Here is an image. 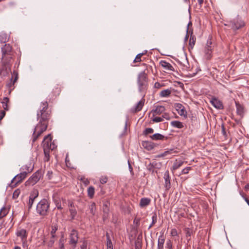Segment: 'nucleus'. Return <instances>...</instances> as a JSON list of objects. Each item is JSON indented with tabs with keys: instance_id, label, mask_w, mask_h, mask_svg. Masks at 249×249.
<instances>
[{
	"instance_id": "obj_35",
	"label": "nucleus",
	"mask_w": 249,
	"mask_h": 249,
	"mask_svg": "<svg viewBox=\"0 0 249 249\" xmlns=\"http://www.w3.org/2000/svg\"><path fill=\"white\" fill-rule=\"evenodd\" d=\"M58 230V226L56 223H53L51 226V231L50 232V235H54V236H56V232Z\"/></svg>"
},
{
	"instance_id": "obj_52",
	"label": "nucleus",
	"mask_w": 249,
	"mask_h": 249,
	"mask_svg": "<svg viewBox=\"0 0 249 249\" xmlns=\"http://www.w3.org/2000/svg\"><path fill=\"white\" fill-rule=\"evenodd\" d=\"M20 193V191L19 189H17V190H15L13 194V198L17 199Z\"/></svg>"
},
{
	"instance_id": "obj_41",
	"label": "nucleus",
	"mask_w": 249,
	"mask_h": 249,
	"mask_svg": "<svg viewBox=\"0 0 249 249\" xmlns=\"http://www.w3.org/2000/svg\"><path fill=\"white\" fill-rule=\"evenodd\" d=\"M89 209L90 210V213L94 215L95 213L96 212V204L95 203L92 202L90 203V205L89 206Z\"/></svg>"
},
{
	"instance_id": "obj_38",
	"label": "nucleus",
	"mask_w": 249,
	"mask_h": 249,
	"mask_svg": "<svg viewBox=\"0 0 249 249\" xmlns=\"http://www.w3.org/2000/svg\"><path fill=\"white\" fill-rule=\"evenodd\" d=\"M171 124L172 126L177 127L178 128H182L183 127L182 123L178 121H174L171 122Z\"/></svg>"
},
{
	"instance_id": "obj_20",
	"label": "nucleus",
	"mask_w": 249,
	"mask_h": 249,
	"mask_svg": "<svg viewBox=\"0 0 249 249\" xmlns=\"http://www.w3.org/2000/svg\"><path fill=\"white\" fill-rule=\"evenodd\" d=\"M144 100L142 99L140 101L137 105L133 108H131V111L132 113H136L141 111L144 105Z\"/></svg>"
},
{
	"instance_id": "obj_55",
	"label": "nucleus",
	"mask_w": 249,
	"mask_h": 249,
	"mask_svg": "<svg viewBox=\"0 0 249 249\" xmlns=\"http://www.w3.org/2000/svg\"><path fill=\"white\" fill-rule=\"evenodd\" d=\"M34 200L35 199L32 198H30L29 197V201H28V209H30L32 207V205L34 203Z\"/></svg>"
},
{
	"instance_id": "obj_34",
	"label": "nucleus",
	"mask_w": 249,
	"mask_h": 249,
	"mask_svg": "<svg viewBox=\"0 0 249 249\" xmlns=\"http://www.w3.org/2000/svg\"><path fill=\"white\" fill-rule=\"evenodd\" d=\"M53 199L57 208L60 210H62L63 208L61 206L59 197H58L57 196H54L53 197Z\"/></svg>"
},
{
	"instance_id": "obj_33",
	"label": "nucleus",
	"mask_w": 249,
	"mask_h": 249,
	"mask_svg": "<svg viewBox=\"0 0 249 249\" xmlns=\"http://www.w3.org/2000/svg\"><path fill=\"white\" fill-rule=\"evenodd\" d=\"M9 102V99L8 97H4L2 101H1V103L2 104V107L5 110H9V107L8 105V103Z\"/></svg>"
},
{
	"instance_id": "obj_30",
	"label": "nucleus",
	"mask_w": 249,
	"mask_h": 249,
	"mask_svg": "<svg viewBox=\"0 0 249 249\" xmlns=\"http://www.w3.org/2000/svg\"><path fill=\"white\" fill-rule=\"evenodd\" d=\"M185 236L188 241H189L191 240V236L193 233V230L189 228H186L184 229Z\"/></svg>"
},
{
	"instance_id": "obj_5",
	"label": "nucleus",
	"mask_w": 249,
	"mask_h": 249,
	"mask_svg": "<svg viewBox=\"0 0 249 249\" xmlns=\"http://www.w3.org/2000/svg\"><path fill=\"white\" fill-rule=\"evenodd\" d=\"M2 60L13 61V52L9 44H5L1 48Z\"/></svg>"
},
{
	"instance_id": "obj_10",
	"label": "nucleus",
	"mask_w": 249,
	"mask_h": 249,
	"mask_svg": "<svg viewBox=\"0 0 249 249\" xmlns=\"http://www.w3.org/2000/svg\"><path fill=\"white\" fill-rule=\"evenodd\" d=\"M78 232L76 230L73 229L70 235L69 244L75 248L78 240Z\"/></svg>"
},
{
	"instance_id": "obj_39",
	"label": "nucleus",
	"mask_w": 249,
	"mask_h": 249,
	"mask_svg": "<svg viewBox=\"0 0 249 249\" xmlns=\"http://www.w3.org/2000/svg\"><path fill=\"white\" fill-rule=\"evenodd\" d=\"M177 152L174 150V149H168L165 151H164L163 153L158 156V157H163L167 156L168 154H171L173 153H177Z\"/></svg>"
},
{
	"instance_id": "obj_26",
	"label": "nucleus",
	"mask_w": 249,
	"mask_h": 249,
	"mask_svg": "<svg viewBox=\"0 0 249 249\" xmlns=\"http://www.w3.org/2000/svg\"><path fill=\"white\" fill-rule=\"evenodd\" d=\"M165 240V238L163 234H161L159 237L158 241V249H163Z\"/></svg>"
},
{
	"instance_id": "obj_36",
	"label": "nucleus",
	"mask_w": 249,
	"mask_h": 249,
	"mask_svg": "<svg viewBox=\"0 0 249 249\" xmlns=\"http://www.w3.org/2000/svg\"><path fill=\"white\" fill-rule=\"evenodd\" d=\"M196 38L195 35H193V31H191L190 35V38L189 40V46L193 48L195 44Z\"/></svg>"
},
{
	"instance_id": "obj_29",
	"label": "nucleus",
	"mask_w": 249,
	"mask_h": 249,
	"mask_svg": "<svg viewBox=\"0 0 249 249\" xmlns=\"http://www.w3.org/2000/svg\"><path fill=\"white\" fill-rule=\"evenodd\" d=\"M109 203L108 202H105L103 206V210L104 213V216L107 217L109 211Z\"/></svg>"
},
{
	"instance_id": "obj_21",
	"label": "nucleus",
	"mask_w": 249,
	"mask_h": 249,
	"mask_svg": "<svg viewBox=\"0 0 249 249\" xmlns=\"http://www.w3.org/2000/svg\"><path fill=\"white\" fill-rule=\"evenodd\" d=\"M235 106L236 107L237 114L241 117H243L244 114V108L242 105L240 104L238 102L235 101Z\"/></svg>"
},
{
	"instance_id": "obj_47",
	"label": "nucleus",
	"mask_w": 249,
	"mask_h": 249,
	"mask_svg": "<svg viewBox=\"0 0 249 249\" xmlns=\"http://www.w3.org/2000/svg\"><path fill=\"white\" fill-rule=\"evenodd\" d=\"M147 53V51H146L145 52V53H140L139 54H138L135 59L133 61V62L134 63H137V62H141L142 61L141 60V57H142V56L143 55H144V54H145L146 53Z\"/></svg>"
},
{
	"instance_id": "obj_19",
	"label": "nucleus",
	"mask_w": 249,
	"mask_h": 249,
	"mask_svg": "<svg viewBox=\"0 0 249 249\" xmlns=\"http://www.w3.org/2000/svg\"><path fill=\"white\" fill-rule=\"evenodd\" d=\"M164 179L165 180L164 186L166 190H168L171 188V182L169 172L168 170H167L164 173Z\"/></svg>"
},
{
	"instance_id": "obj_56",
	"label": "nucleus",
	"mask_w": 249,
	"mask_h": 249,
	"mask_svg": "<svg viewBox=\"0 0 249 249\" xmlns=\"http://www.w3.org/2000/svg\"><path fill=\"white\" fill-rule=\"evenodd\" d=\"M147 169L148 171L150 172H152V173L154 171V166H152V163H150L147 166Z\"/></svg>"
},
{
	"instance_id": "obj_58",
	"label": "nucleus",
	"mask_w": 249,
	"mask_h": 249,
	"mask_svg": "<svg viewBox=\"0 0 249 249\" xmlns=\"http://www.w3.org/2000/svg\"><path fill=\"white\" fill-rule=\"evenodd\" d=\"M177 230L176 229H172L171 231V235L172 236H176L178 235Z\"/></svg>"
},
{
	"instance_id": "obj_1",
	"label": "nucleus",
	"mask_w": 249,
	"mask_h": 249,
	"mask_svg": "<svg viewBox=\"0 0 249 249\" xmlns=\"http://www.w3.org/2000/svg\"><path fill=\"white\" fill-rule=\"evenodd\" d=\"M41 106L42 108L37 112V119L40 123L48 124L49 121L51 117V111L48 108V102H42Z\"/></svg>"
},
{
	"instance_id": "obj_63",
	"label": "nucleus",
	"mask_w": 249,
	"mask_h": 249,
	"mask_svg": "<svg viewBox=\"0 0 249 249\" xmlns=\"http://www.w3.org/2000/svg\"><path fill=\"white\" fill-rule=\"evenodd\" d=\"M162 119H163V118H165V119H166V120H170V116H169V114H168V113H164L162 115Z\"/></svg>"
},
{
	"instance_id": "obj_25",
	"label": "nucleus",
	"mask_w": 249,
	"mask_h": 249,
	"mask_svg": "<svg viewBox=\"0 0 249 249\" xmlns=\"http://www.w3.org/2000/svg\"><path fill=\"white\" fill-rule=\"evenodd\" d=\"M18 79V73L16 71H14L12 73V76L11 78V82L7 85L9 88H11L12 86H13L17 81Z\"/></svg>"
},
{
	"instance_id": "obj_49",
	"label": "nucleus",
	"mask_w": 249,
	"mask_h": 249,
	"mask_svg": "<svg viewBox=\"0 0 249 249\" xmlns=\"http://www.w3.org/2000/svg\"><path fill=\"white\" fill-rule=\"evenodd\" d=\"M154 132V129L152 128H146L143 132V134L144 135H147L149 134L153 133Z\"/></svg>"
},
{
	"instance_id": "obj_16",
	"label": "nucleus",
	"mask_w": 249,
	"mask_h": 249,
	"mask_svg": "<svg viewBox=\"0 0 249 249\" xmlns=\"http://www.w3.org/2000/svg\"><path fill=\"white\" fill-rule=\"evenodd\" d=\"M16 235L17 236L20 237L22 242H25L27 240V231L25 229H18L16 232Z\"/></svg>"
},
{
	"instance_id": "obj_24",
	"label": "nucleus",
	"mask_w": 249,
	"mask_h": 249,
	"mask_svg": "<svg viewBox=\"0 0 249 249\" xmlns=\"http://www.w3.org/2000/svg\"><path fill=\"white\" fill-rule=\"evenodd\" d=\"M160 65L166 71H174L173 67L168 62L165 60H161L160 63Z\"/></svg>"
},
{
	"instance_id": "obj_53",
	"label": "nucleus",
	"mask_w": 249,
	"mask_h": 249,
	"mask_svg": "<svg viewBox=\"0 0 249 249\" xmlns=\"http://www.w3.org/2000/svg\"><path fill=\"white\" fill-rule=\"evenodd\" d=\"M108 178L106 176H102L100 178V182L102 184H105L107 182Z\"/></svg>"
},
{
	"instance_id": "obj_51",
	"label": "nucleus",
	"mask_w": 249,
	"mask_h": 249,
	"mask_svg": "<svg viewBox=\"0 0 249 249\" xmlns=\"http://www.w3.org/2000/svg\"><path fill=\"white\" fill-rule=\"evenodd\" d=\"M152 166H154L155 169H160L161 166V163L154 161L152 162Z\"/></svg>"
},
{
	"instance_id": "obj_48",
	"label": "nucleus",
	"mask_w": 249,
	"mask_h": 249,
	"mask_svg": "<svg viewBox=\"0 0 249 249\" xmlns=\"http://www.w3.org/2000/svg\"><path fill=\"white\" fill-rule=\"evenodd\" d=\"M210 102L216 108H218V100L216 98H212Z\"/></svg>"
},
{
	"instance_id": "obj_3",
	"label": "nucleus",
	"mask_w": 249,
	"mask_h": 249,
	"mask_svg": "<svg viewBox=\"0 0 249 249\" xmlns=\"http://www.w3.org/2000/svg\"><path fill=\"white\" fill-rule=\"evenodd\" d=\"M49 207L50 204L48 201L46 199L43 198L37 204L36 212L40 215L46 216L47 215Z\"/></svg>"
},
{
	"instance_id": "obj_44",
	"label": "nucleus",
	"mask_w": 249,
	"mask_h": 249,
	"mask_svg": "<svg viewBox=\"0 0 249 249\" xmlns=\"http://www.w3.org/2000/svg\"><path fill=\"white\" fill-rule=\"evenodd\" d=\"M38 191L37 189H34L31 193L30 197L35 199L38 196Z\"/></svg>"
},
{
	"instance_id": "obj_28",
	"label": "nucleus",
	"mask_w": 249,
	"mask_h": 249,
	"mask_svg": "<svg viewBox=\"0 0 249 249\" xmlns=\"http://www.w3.org/2000/svg\"><path fill=\"white\" fill-rule=\"evenodd\" d=\"M151 202L150 199L146 197L142 198L140 202V206L141 207H144L148 206Z\"/></svg>"
},
{
	"instance_id": "obj_42",
	"label": "nucleus",
	"mask_w": 249,
	"mask_h": 249,
	"mask_svg": "<svg viewBox=\"0 0 249 249\" xmlns=\"http://www.w3.org/2000/svg\"><path fill=\"white\" fill-rule=\"evenodd\" d=\"M8 213V210L4 207H2L0 211V219L5 216Z\"/></svg>"
},
{
	"instance_id": "obj_6",
	"label": "nucleus",
	"mask_w": 249,
	"mask_h": 249,
	"mask_svg": "<svg viewBox=\"0 0 249 249\" xmlns=\"http://www.w3.org/2000/svg\"><path fill=\"white\" fill-rule=\"evenodd\" d=\"M13 61L2 60L1 67L0 69V76L1 78L7 76L11 73V67Z\"/></svg>"
},
{
	"instance_id": "obj_57",
	"label": "nucleus",
	"mask_w": 249,
	"mask_h": 249,
	"mask_svg": "<svg viewBox=\"0 0 249 249\" xmlns=\"http://www.w3.org/2000/svg\"><path fill=\"white\" fill-rule=\"evenodd\" d=\"M166 247L168 249H172L173 245L172 243L170 240H168L166 242Z\"/></svg>"
},
{
	"instance_id": "obj_4",
	"label": "nucleus",
	"mask_w": 249,
	"mask_h": 249,
	"mask_svg": "<svg viewBox=\"0 0 249 249\" xmlns=\"http://www.w3.org/2000/svg\"><path fill=\"white\" fill-rule=\"evenodd\" d=\"M48 124L40 123L38 121V123L36 125L34 133L33 134V142H35L38 138L47 129Z\"/></svg>"
},
{
	"instance_id": "obj_14",
	"label": "nucleus",
	"mask_w": 249,
	"mask_h": 249,
	"mask_svg": "<svg viewBox=\"0 0 249 249\" xmlns=\"http://www.w3.org/2000/svg\"><path fill=\"white\" fill-rule=\"evenodd\" d=\"M224 124V123H222L221 124V136H220V139L222 141L225 142L228 141L230 135L229 132L226 129Z\"/></svg>"
},
{
	"instance_id": "obj_46",
	"label": "nucleus",
	"mask_w": 249,
	"mask_h": 249,
	"mask_svg": "<svg viewBox=\"0 0 249 249\" xmlns=\"http://www.w3.org/2000/svg\"><path fill=\"white\" fill-rule=\"evenodd\" d=\"M44 154V160L45 162H48L50 160V152L49 150L43 149Z\"/></svg>"
},
{
	"instance_id": "obj_8",
	"label": "nucleus",
	"mask_w": 249,
	"mask_h": 249,
	"mask_svg": "<svg viewBox=\"0 0 249 249\" xmlns=\"http://www.w3.org/2000/svg\"><path fill=\"white\" fill-rule=\"evenodd\" d=\"M52 137L51 134L46 136L42 142L43 149L53 150L55 148V145L52 143Z\"/></svg>"
},
{
	"instance_id": "obj_7",
	"label": "nucleus",
	"mask_w": 249,
	"mask_h": 249,
	"mask_svg": "<svg viewBox=\"0 0 249 249\" xmlns=\"http://www.w3.org/2000/svg\"><path fill=\"white\" fill-rule=\"evenodd\" d=\"M41 171L39 170L37 171L25 182V186H33L35 185L41 178Z\"/></svg>"
},
{
	"instance_id": "obj_23",
	"label": "nucleus",
	"mask_w": 249,
	"mask_h": 249,
	"mask_svg": "<svg viewBox=\"0 0 249 249\" xmlns=\"http://www.w3.org/2000/svg\"><path fill=\"white\" fill-rule=\"evenodd\" d=\"M165 110L164 107L162 106H158L155 109H153L151 112L153 113V116L157 115H160Z\"/></svg>"
},
{
	"instance_id": "obj_62",
	"label": "nucleus",
	"mask_w": 249,
	"mask_h": 249,
	"mask_svg": "<svg viewBox=\"0 0 249 249\" xmlns=\"http://www.w3.org/2000/svg\"><path fill=\"white\" fill-rule=\"evenodd\" d=\"M162 86L160 83L157 82L155 83L154 87L156 89H160Z\"/></svg>"
},
{
	"instance_id": "obj_43",
	"label": "nucleus",
	"mask_w": 249,
	"mask_h": 249,
	"mask_svg": "<svg viewBox=\"0 0 249 249\" xmlns=\"http://www.w3.org/2000/svg\"><path fill=\"white\" fill-rule=\"evenodd\" d=\"M183 162L182 161H177L176 160V162H174L173 166H172V169L173 170H176L179 168L180 167L182 166L183 164Z\"/></svg>"
},
{
	"instance_id": "obj_11",
	"label": "nucleus",
	"mask_w": 249,
	"mask_h": 249,
	"mask_svg": "<svg viewBox=\"0 0 249 249\" xmlns=\"http://www.w3.org/2000/svg\"><path fill=\"white\" fill-rule=\"evenodd\" d=\"M231 27L234 30H238L245 25L244 21L241 18L237 17L231 22Z\"/></svg>"
},
{
	"instance_id": "obj_2",
	"label": "nucleus",
	"mask_w": 249,
	"mask_h": 249,
	"mask_svg": "<svg viewBox=\"0 0 249 249\" xmlns=\"http://www.w3.org/2000/svg\"><path fill=\"white\" fill-rule=\"evenodd\" d=\"M137 83L139 91L145 93L148 87V77L144 71H142L138 74Z\"/></svg>"
},
{
	"instance_id": "obj_17",
	"label": "nucleus",
	"mask_w": 249,
	"mask_h": 249,
	"mask_svg": "<svg viewBox=\"0 0 249 249\" xmlns=\"http://www.w3.org/2000/svg\"><path fill=\"white\" fill-rule=\"evenodd\" d=\"M174 107L180 116H185L186 115V111L182 104L180 103H176L175 104Z\"/></svg>"
},
{
	"instance_id": "obj_40",
	"label": "nucleus",
	"mask_w": 249,
	"mask_h": 249,
	"mask_svg": "<svg viewBox=\"0 0 249 249\" xmlns=\"http://www.w3.org/2000/svg\"><path fill=\"white\" fill-rule=\"evenodd\" d=\"M95 189L93 186H89L88 189V195L90 198H92L94 196Z\"/></svg>"
},
{
	"instance_id": "obj_64",
	"label": "nucleus",
	"mask_w": 249,
	"mask_h": 249,
	"mask_svg": "<svg viewBox=\"0 0 249 249\" xmlns=\"http://www.w3.org/2000/svg\"><path fill=\"white\" fill-rule=\"evenodd\" d=\"M5 115V112L4 110H1L0 111V122L3 119Z\"/></svg>"
},
{
	"instance_id": "obj_18",
	"label": "nucleus",
	"mask_w": 249,
	"mask_h": 249,
	"mask_svg": "<svg viewBox=\"0 0 249 249\" xmlns=\"http://www.w3.org/2000/svg\"><path fill=\"white\" fill-rule=\"evenodd\" d=\"M177 61L183 67L186 68H188L189 63L186 54H183L182 56L180 57L179 59H177Z\"/></svg>"
},
{
	"instance_id": "obj_12",
	"label": "nucleus",
	"mask_w": 249,
	"mask_h": 249,
	"mask_svg": "<svg viewBox=\"0 0 249 249\" xmlns=\"http://www.w3.org/2000/svg\"><path fill=\"white\" fill-rule=\"evenodd\" d=\"M55 238L56 237L54 235L44 236L43 239V245H46L48 248L53 247L55 241Z\"/></svg>"
},
{
	"instance_id": "obj_59",
	"label": "nucleus",
	"mask_w": 249,
	"mask_h": 249,
	"mask_svg": "<svg viewBox=\"0 0 249 249\" xmlns=\"http://www.w3.org/2000/svg\"><path fill=\"white\" fill-rule=\"evenodd\" d=\"M191 169V167H187L186 168H184L182 170V174H187L188 173L189 171Z\"/></svg>"
},
{
	"instance_id": "obj_22",
	"label": "nucleus",
	"mask_w": 249,
	"mask_h": 249,
	"mask_svg": "<svg viewBox=\"0 0 249 249\" xmlns=\"http://www.w3.org/2000/svg\"><path fill=\"white\" fill-rule=\"evenodd\" d=\"M142 145L147 150H152L156 146L154 143L149 141H142Z\"/></svg>"
},
{
	"instance_id": "obj_9",
	"label": "nucleus",
	"mask_w": 249,
	"mask_h": 249,
	"mask_svg": "<svg viewBox=\"0 0 249 249\" xmlns=\"http://www.w3.org/2000/svg\"><path fill=\"white\" fill-rule=\"evenodd\" d=\"M26 168L27 169L28 172H23L22 173H20L19 174H18L17 176H16L12 180L11 183H13L14 182H15V184L14 186L16 185L17 184L20 183L24 178H26L27 174L28 173H30L32 171V169L30 171L28 167H26Z\"/></svg>"
},
{
	"instance_id": "obj_61",
	"label": "nucleus",
	"mask_w": 249,
	"mask_h": 249,
	"mask_svg": "<svg viewBox=\"0 0 249 249\" xmlns=\"http://www.w3.org/2000/svg\"><path fill=\"white\" fill-rule=\"evenodd\" d=\"M47 176L49 179H51L53 176V172L52 171H48L47 172Z\"/></svg>"
},
{
	"instance_id": "obj_32",
	"label": "nucleus",
	"mask_w": 249,
	"mask_h": 249,
	"mask_svg": "<svg viewBox=\"0 0 249 249\" xmlns=\"http://www.w3.org/2000/svg\"><path fill=\"white\" fill-rule=\"evenodd\" d=\"M107 237V249H113V244L111 242L109 233L107 232L106 234Z\"/></svg>"
},
{
	"instance_id": "obj_37",
	"label": "nucleus",
	"mask_w": 249,
	"mask_h": 249,
	"mask_svg": "<svg viewBox=\"0 0 249 249\" xmlns=\"http://www.w3.org/2000/svg\"><path fill=\"white\" fill-rule=\"evenodd\" d=\"M172 92L171 89H167L160 91V97H165L169 96Z\"/></svg>"
},
{
	"instance_id": "obj_31",
	"label": "nucleus",
	"mask_w": 249,
	"mask_h": 249,
	"mask_svg": "<svg viewBox=\"0 0 249 249\" xmlns=\"http://www.w3.org/2000/svg\"><path fill=\"white\" fill-rule=\"evenodd\" d=\"M66 240V238H65L64 234H62L58 242V247L59 249H65L64 243Z\"/></svg>"
},
{
	"instance_id": "obj_45",
	"label": "nucleus",
	"mask_w": 249,
	"mask_h": 249,
	"mask_svg": "<svg viewBox=\"0 0 249 249\" xmlns=\"http://www.w3.org/2000/svg\"><path fill=\"white\" fill-rule=\"evenodd\" d=\"M157 216L156 213L155 212L152 213V223L148 227V229H150L157 222Z\"/></svg>"
},
{
	"instance_id": "obj_13",
	"label": "nucleus",
	"mask_w": 249,
	"mask_h": 249,
	"mask_svg": "<svg viewBox=\"0 0 249 249\" xmlns=\"http://www.w3.org/2000/svg\"><path fill=\"white\" fill-rule=\"evenodd\" d=\"M212 39H208L207 42L206 46L205 47L204 53L205 57L207 59H210L212 56Z\"/></svg>"
},
{
	"instance_id": "obj_50",
	"label": "nucleus",
	"mask_w": 249,
	"mask_h": 249,
	"mask_svg": "<svg viewBox=\"0 0 249 249\" xmlns=\"http://www.w3.org/2000/svg\"><path fill=\"white\" fill-rule=\"evenodd\" d=\"M141 219L140 217L138 218L137 217L134 219L133 223L135 225V227L137 229L140 226Z\"/></svg>"
},
{
	"instance_id": "obj_60",
	"label": "nucleus",
	"mask_w": 249,
	"mask_h": 249,
	"mask_svg": "<svg viewBox=\"0 0 249 249\" xmlns=\"http://www.w3.org/2000/svg\"><path fill=\"white\" fill-rule=\"evenodd\" d=\"M87 242L86 240H84L83 242L82 245L81 246V249H87Z\"/></svg>"
},
{
	"instance_id": "obj_54",
	"label": "nucleus",
	"mask_w": 249,
	"mask_h": 249,
	"mask_svg": "<svg viewBox=\"0 0 249 249\" xmlns=\"http://www.w3.org/2000/svg\"><path fill=\"white\" fill-rule=\"evenodd\" d=\"M152 120L155 123H158L163 121V119L160 117H155L152 119Z\"/></svg>"
},
{
	"instance_id": "obj_27",
	"label": "nucleus",
	"mask_w": 249,
	"mask_h": 249,
	"mask_svg": "<svg viewBox=\"0 0 249 249\" xmlns=\"http://www.w3.org/2000/svg\"><path fill=\"white\" fill-rule=\"evenodd\" d=\"M150 138L154 141L157 140H163L165 138V140L167 139V137H165L164 136L160 134V133H155L152 136H150Z\"/></svg>"
},
{
	"instance_id": "obj_15",
	"label": "nucleus",
	"mask_w": 249,
	"mask_h": 249,
	"mask_svg": "<svg viewBox=\"0 0 249 249\" xmlns=\"http://www.w3.org/2000/svg\"><path fill=\"white\" fill-rule=\"evenodd\" d=\"M68 207L70 213L71 220H74L77 214V211L74 205V203L73 202H70L68 204Z\"/></svg>"
}]
</instances>
